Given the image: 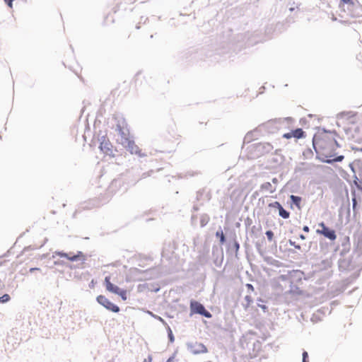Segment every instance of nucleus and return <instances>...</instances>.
Returning <instances> with one entry per match:
<instances>
[{"instance_id": "nucleus-1", "label": "nucleus", "mask_w": 362, "mask_h": 362, "mask_svg": "<svg viewBox=\"0 0 362 362\" xmlns=\"http://www.w3.org/2000/svg\"><path fill=\"white\" fill-rule=\"evenodd\" d=\"M313 147L322 160L327 163L340 162L344 159V156H336V150L338 147L336 141V133L331 131L320 130L313 137Z\"/></svg>"}, {"instance_id": "nucleus-2", "label": "nucleus", "mask_w": 362, "mask_h": 362, "mask_svg": "<svg viewBox=\"0 0 362 362\" xmlns=\"http://www.w3.org/2000/svg\"><path fill=\"white\" fill-rule=\"evenodd\" d=\"M104 284L105 285L107 291L119 295L123 300H127V291L125 290L120 289L117 286L112 284L110 281V276H106L105 278Z\"/></svg>"}, {"instance_id": "nucleus-3", "label": "nucleus", "mask_w": 362, "mask_h": 362, "mask_svg": "<svg viewBox=\"0 0 362 362\" xmlns=\"http://www.w3.org/2000/svg\"><path fill=\"white\" fill-rule=\"evenodd\" d=\"M351 170L354 172H356V168H360L361 170H360L358 173V176H356V178L354 180V183L358 187V189L362 191V160H356L354 161L353 163L350 165Z\"/></svg>"}, {"instance_id": "nucleus-4", "label": "nucleus", "mask_w": 362, "mask_h": 362, "mask_svg": "<svg viewBox=\"0 0 362 362\" xmlns=\"http://www.w3.org/2000/svg\"><path fill=\"white\" fill-rule=\"evenodd\" d=\"M190 310L193 314L197 313L208 318L211 317V314L205 309L202 304L197 301L192 300L190 302Z\"/></svg>"}, {"instance_id": "nucleus-5", "label": "nucleus", "mask_w": 362, "mask_h": 362, "mask_svg": "<svg viewBox=\"0 0 362 362\" xmlns=\"http://www.w3.org/2000/svg\"><path fill=\"white\" fill-rule=\"evenodd\" d=\"M97 302L105 307L107 310H109L114 313H118L119 311V308L113 304L109 299H107L105 296L100 295L96 298Z\"/></svg>"}, {"instance_id": "nucleus-6", "label": "nucleus", "mask_w": 362, "mask_h": 362, "mask_svg": "<svg viewBox=\"0 0 362 362\" xmlns=\"http://www.w3.org/2000/svg\"><path fill=\"white\" fill-rule=\"evenodd\" d=\"M318 226L321 229H317L316 230L317 233L324 235L330 240H336L337 235L334 230L328 228L323 222L320 223Z\"/></svg>"}, {"instance_id": "nucleus-7", "label": "nucleus", "mask_w": 362, "mask_h": 362, "mask_svg": "<svg viewBox=\"0 0 362 362\" xmlns=\"http://www.w3.org/2000/svg\"><path fill=\"white\" fill-rule=\"evenodd\" d=\"M295 138L296 139H302L305 137V133L301 128L292 130L290 132L285 133L283 134V138L289 139L291 138Z\"/></svg>"}, {"instance_id": "nucleus-8", "label": "nucleus", "mask_w": 362, "mask_h": 362, "mask_svg": "<svg viewBox=\"0 0 362 362\" xmlns=\"http://www.w3.org/2000/svg\"><path fill=\"white\" fill-rule=\"evenodd\" d=\"M59 255H60V257H65L70 261H76L78 259H84V255H83V252H78L77 255H73V256H71L66 253H60Z\"/></svg>"}, {"instance_id": "nucleus-9", "label": "nucleus", "mask_w": 362, "mask_h": 362, "mask_svg": "<svg viewBox=\"0 0 362 362\" xmlns=\"http://www.w3.org/2000/svg\"><path fill=\"white\" fill-rule=\"evenodd\" d=\"M128 149L132 154H137L139 156H142L143 154L141 153V150L139 146H136L134 141H129L128 142Z\"/></svg>"}, {"instance_id": "nucleus-10", "label": "nucleus", "mask_w": 362, "mask_h": 362, "mask_svg": "<svg viewBox=\"0 0 362 362\" xmlns=\"http://www.w3.org/2000/svg\"><path fill=\"white\" fill-rule=\"evenodd\" d=\"M355 132L351 134V137L354 141L361 143L362 142V129L361 130L358 127L354 128Z\"/></svg>"}, {"instance_id": "nucleus-11", "label": "nucleus", "mask_w": 362, "mask_h": 362, "mask_svg": "<svg viewBox=\"0 0 362 362\" xmlns=\"http://www.w3.org/2000/svg\"><path fill=\"white\" fill-rule=\"evenodd\" d=\"M196 349L193 351L194 354H204L208 351L207 348L202 344L195 345Z\"/></svg>"}, {"instance_id": "nucleus-12", "label": "nucleus", "mask_w": 362, "mask_h": 362, "mask_svg": "<svg viewBox=\"0 0 362 362\" xmlns=\"http://www.w3.org/2000/svg\"><path fill=\"white\" fill-rule=\"evenodd\" d=\"M279 214L281 217H282L283 218H288L289 216H290V213L288 211H287L286 210H285L283 206H281L279 209Z\"/></svg>"}, {"instance_id": "nucleus-13", "label": "nucleus", "mask_w": 362, "mask_h": 362, "mask_svg": "<svg viewBox=\"0 0 362 362\" xmlns=\"http://www.w3.org/2000/svg\"><path fill=\"white\" fill-rule=\"evenodd\" d=\"M268 206L269 208H273V209L279 210L282 206L281 205V204L279 202H274L272 203H269Z\"/></svg>"}, {"instance_id": "nucleus-14", "label": "nucleus", "mask_w": 362, "mask_h": 362, "mask_svg": "<svg viewBox=\"0 0 362 362\" xmlns=\"http://www.w3.org/2000/svg\"><path fill=\"white\" fill-rule=\"evenodd\" d=\"M291 199L297 206H299V204H300V203L301 202V198L300 197H297V196H294V195H291Z\"/></svg>"}, {"instance_id": "nucleus-15", "label": "nucleus", "mask_w": 362, "mask_h": 362, "mask_svg": "<svg viewBox=\"0 0 362 362\" xmlns=\"http://www.w3.org/2000/svg\"><path fill=\"white\" fill-rule=\"evenodd\" d=\"M216 235L218 238H220V242L221 244L224 243L226 241L225 236L223 235V233L222 230L217 231L216 233Z\"/></svg>"}, {"instance_id": "nucleus-16", "label": "nucleus", "mask_w": 362, "mask_h": 362, "mask_svg": "<svg viewBox=\"0 0 362 362\" xmlns=\"http://www.w3.org/2000/svg\"><path fill=\"white\" fill-rule=\"evenodd\" d=\"M11 299L8 294H4L1 297H0V303H6L9 301Z\"/></svg>"}, {"instance_id": "nucleus-17", "label": "nucleus", "mask_w": 362, "mask_h": 362, "mask_svg": "<svg viewBox=\"0 0 362 362\" xmlns=\"http://www.w3.org/2000/svg\"><path fill=\"white\" fill-rule=\"evenodd\" d=\"M266 235L267 237V239L269 241H272L273 240V238H274V233L272 230H267L266 232Z\"/></svg>"}, {"instance_id": "nucleus-18", "label": "nucleus", "mask_w": 362, "mask_h": 362, "mask_svg": "<svg viewBox=\"0 0 362 362\" xmlns=\"http://www.w3.org/2000/svg\"><path fill=\"white\" fill-rule=\"evenodd\" d=\"M108 145V142L103 141L100 143V148L102 151H103L105 148H107L108 150H110V148L107 147Z\"/></svg>"}, {"instance_id": "nucleus-19", "label": "nucleus", "mask_w": 362, "mask_h": 362, "mask_svg": "<svg viewBox=\"0 0 362 362\" xmlns=\"http://www.w3.org/2000/svg\"><path fill=\"white\" fill-rule=\"evenodd\" d=\"M245 300L247 301L246 307L250 306V305L252 302V297L250 296H246L245 297Z\"/></svg>"}, {"instance_id": "nucleus-20", "label": "nucleus", "mask_w": 362, "mask_h": 362, "mask_svg": "<svg viewBox=\"0 0 362 362\" xmlns=\"http://www.w3.org/2000/svg\"><path fill=\"white\" fill-rule=\"evenodd\" d=\"M341 1L344 4L351 5V6L354 5L353 0H341Z\"/></svg>"}, {"instance_id": "nucleus-21", "label": "nucleus", "mask_w": 362, "mask_h": 362, "mask_svg": "<svg viewBox=\"0 0 362 362\" xmlns=\"http://www.w3.org/2000/svg\"><path fill=\"white\" fill-rule=\"evenodd\" d=\"M289 243L291 245L295 247V248L298 250H300V246L299 245H296L295 242H293L292 240H289Z\"/></svg>"}, {"instance_id": "nucleus-22", "label": "nucleus", "mask_w": 362, "mask_h": 362, "mask_svg": "<svg viewBox=\"0 0 362 362\" xmlns=\"http://www.w3.org/2000/svg\"><path fill=\"white\" fill-rule=\"evenodd\" d=\"M308 357V353L306 351H304L303 353V362H308L307 361Z\"/></svg>"}, {"instance_id": "nucleus-23", "label": "nucleus", "mask_w": 362, "mask_h": 362, "mask_svg": "<svg viewBox=\"0 0 362 362\" xmlns=\"http://www.w3.org/2000/svg\"><path fill=\"white\" fill-rule=\"evenodd\" d=\"M5 2L7 4V5L10 7V8H12V2L14 1V0H4Z\"/></svg>"}, {"instance_id": "nucleus-24", "label": "nucleus", "mask_w": 362, "mask_h": 362, "mask_svg": "<svg viewBox=\"0 0 362 362\" xmlns=\"http://www.w3.org/2000/svg\"><path fill=\"white\" fill-rule=\"evenodd\" d=\"M246 286H247V288L249 290H250V291H254V287H253V286H252V284H246Z\"/></svg>"}, {"instance_id": "nucleus-25", "label": "nucleus", "mask_w": 362, "mask_h": 362, "mask_svg": "<svg viewBox=\"0 0 362 362\" xmlns=\"http://www.w3.org/2000/svg\"><path fill=\"white\" fill-rule=\"evenodd\" d=\"M152 361V357L149 356L147 358H145L144 362H151Z\"/></svg>"}, {"instance_id": "nucleus-26", "label": "nucleus", "mask_w": 362, "mask_h": 362, "mask_svg": "<svg viewBox=\"0 0 362 362\" xmlns=\"http://www.w3.org/2000/svg\"><path fill=\"white\" fill-rule=\"evenodd\" d=\"M303 230L305 231V232H309V227L307 226H305L303 228Z\"/></svg>"}, {"instance_id": "nucleus-27", "label": "nucleus", "mask_w": 362, "mask_h": 362, "mask_svg": "<svg viewBox=\"0 0 362 362\" xmlns=\"http://www.w3.org/2000/svg\"><path fill=\"white\" fill-rule=\"evenodd\" d=\"M174 359L175 358L173 356V357H170L168 359L167 362H173L174 361Z\"/></svg>"}, {"instance_id": "nucleus-28", "label": "nucleus", "mask_w": 362, "mask_h": 362, "mask_svg": "<svg viewBox=\"0 0 362 362\" xmlns=\"http://www.w3.org/2000/svg\"><path fill=\"white\" fill-rule=\"evenodd\" d=\"M38 269H39L38 268H31V269H30V272H34V271H35V270H38Z\"/></svg>"}, {"instance_id": "nucleus-29", "label": "nucleus", "mask_w": 362, "mask_h": 362, "mask_svg": "<svg viewBox=\"0 0 362 362\" xmlns=\"http://www.w3.org/2000/svg\"><path fill=\"white\" fill-rule=\"evenodd\" d=\"M353 205H354V207L355 206L356 204V201L355 199H353Z\"/></svg>"}, {"instance_id": "nucleus-30", "label": "nucleus", "mask_w": 362, "mask_h": 362, "mask_svg": "<svg viewBox=\"0 0 362 362\" xmlns=\"http://www.w3.org/2000/svg\"><path fill=\"white\" fill-rule=\"evenodd\" d=\"M300 238L302 240H305V237L303 235H300Z\"/></svg>"}, {"instance_id": "nucleus-31", "label": "nucleus", "mask_w": 362, "mask_h": 362, "mask_svg": "<svg viewBox=\"0 0 362 362\" xmlns=\"http://www.w3.org/2000/svg\"><path fill=\"white\" fill-rule=\"evenodd\" d=\"M359 151L362 152V148H360V149H359Z\"/></svg>"}]
</instances>
